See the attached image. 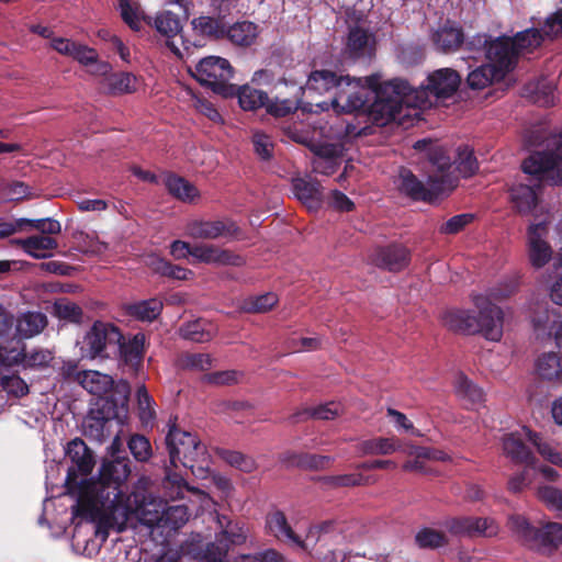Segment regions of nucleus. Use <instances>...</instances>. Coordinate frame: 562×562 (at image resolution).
I'll return each instance as SVG.
<instances>
[{"label": "nucleus", "instance_id": "nucleus-39", "mask_svg": "<svg viewBox=\"0 0 562 562\" xmlns=\"http://www.w3.org/2000/svg\"><path fill=\"white\" fill-rule=\"evenodd\" d=\"M432 40L442 52H452L461 45L463 35L459 27L446 24L435 32Z\"/></svg>", "mask_w": 562, "mask_h": 562}, {"label": "nucleus", "instance_id": "nucleus-17", "mask_svg": "<svg viewBox=\"0 0 562 562\" xmlns=\"http://www.w3.org/2000/svg\"><path fill=\"white\" fill-rule=\"evenodd\" d=\"M447 529L457 536L493 537L498 532V525L493 518L460 517L447 522Z\"/></svg>", "mask_w": 562, "mask_h": 562}, {"label": "nucleus", "instance_id": "nucleus-21", "mask_svg": "<svg viewBox=\"0 0 562 562\" xmlns=\"http://www.w3.org/2000/svg\"><path fill=\"white\" fill-rule=\"evenodd\" d=\"M201 440L193 434L179 429L176 425L171 426L166 436V445L169 452L170 464L178 468L180 460L189 453L191 449Z\"/></svg>", "mask_w": 562, "mask_h": 562}, {"label": "nucleus", "instance_id": "nucleus-4", "mask_svg": "<svg viewBox=\"0 0 562 562\" xmlns=\"http://www.w3.org/2000/svg\"><path fill=\"white\" fill-rule=\"evenodd\" d=\"M427 155L435 168L432 175L428 178L427 184L422 183L411 171L403 170L400 173V189L414 200L431 202L453 190L457 186V178L450 172H443L445 167L450 168V166L449 159L440 147H429Z\"/></svg>", "mask_w": 562, "mask_h": 562}, {"label": "nucleus", "instance_id": "nucleus-23", "mask_svg": "<svg viewBox=\"0 0 562 562\" xmlns=\"http://www.w3.org/2000/svg\"><path fill=\"white\" fill-rule=\"evenodd\" d=\"M544 36L554 37L546 33V25L541 31L537 29H528L516 34L514 38L508 36H499L496 40H505L507 47L513 52V67L515 66L516 56L524 52H530L540 46Z\"/></svg>", "mask_w": 562, "mask_h": 562}, {"label": "nucleus", "instance_id": "nucleus-45", "mask_svg": "<svg viewBox=\"0 0 562 562\" xmlns=\"http://www.w3.org/2000/svg\"><path fill=\"white\" fill-rule=\"evenodd\" d=\"M54 315L61 321H66L74 324H80L83 316L82 308L69 301L68 299H60L54 303Z\"/></svg>", "mask_w": 562, "mask_h": 562}, {"label": "nucleus", "instance_id": "nucleus-31", "mask_svg": "<svg viewBox=\"0 0 562 562\" xmlns=\"http://www.w3.org/2000/svg\"><path fill=\"white\" fill-rule=\"evenodd\" d=\"M232 522L228 521L225 529L222 531L223 538L216 539L217 543H211L206 549V558L211 562H222L223 558L226 555V552L229 548V544H239L243 543L246 537L241 532H236L233 529H229Z\"/></svg>", "mask_w": 562, "mask_h": 562}, {"label": "nucleus", "instance_id": "nucleus-63", "mask_svg": "<svg viewBox=\"0 0 562 562\" xmlns=\"http://www.w3.org/2000/svg\"><path fill=\"white\" fill-rule=\"evenodd\" d=\"M252 144L255 153L262 160H270V158L272 157L273 145L269 136L261 133H255L252 136Z\"/></svg>", "mask_w": 562, "mask_h": 562}, {"label": "nucleus", "instance_id": "nucleus-60", "mask_svg": "<svg viewBox=\"0 0 562 562\" xmlns=\"http://www.w3.org/2000/svg\"><path fill=\"white\" fill-rule=\"evenodd\" d=\"M342 411V407L339 403L330 402L324 405H319L317 407L306 409L301 415L311 416L316 419L329 420L338 416Z\"/></svg>", "mask_w": 562, "mask_h": 562}, {"label": "nucleus", "instance_id": "nucleus-41", "mask_svg": "<svg viewBox=\"0 0 562 562\" xmlns=\"http://www.w3.org/2000/svg\"><path fill=\"white\" fill-rule=\"evenodd\" d=\"M166 188L172 196L183 202H191L199 195L192 183L177 175H169L166 178Z\"/></svg>", "mask_w": 562, "mask_h": 562}, {"label": "nucleus", "instance_id": "nucleus-35", "mask_svg": "<svg viewBox=\"0 0 562 562\" xmlns=\"http://www.w3.org/2000/svg\"><path fill=\"white\" fill-rule=\"evenodd\" d=\"M47 317L42 312H27L19 317L16 333L22 338H32L47 326Z\"/></svg>", "mask_w": 562, "mask_h": 562}, {"label": "nucleus", "instance_id": "nucleus-29", "mask_svg": "<svg viewBox=\"0 0 562 562\" xmlns=\"http://www.w3.org/2000/svg\"><path fill=\"white\" fill-rule=\"evenodd\" d=\"M191 25L192 29L202 36L215 41L225 40L227 23L216 14H214L213 16L200 15L198 18H194L191 21Z\"/></svg>", "mask_w": 562, "mask_h": 562}, {"label": "nucleus", "instance_id": "nucleus-15", "mask_svg": "<svg viewBox=\"0 0 562 562\" xmlns=\"http://www.w3.org/2000/svg\"><path fill=\"white\" fill-rule=\"evenodd\" d=\"M186 233L194 239H216L220 237L237 236L239 227L229 220H194L187 224Z\"/></svg>", "mask_w": 562, "mask_h": 562}, {"label": "nucleus", "instance_id": "nucleus-19", "mask_svg": "<svg viewBox=\"0 0 562 562\" xmlns=\"http://www.w3.org/2000/svg\"><path fill=\"white\" fill-rule=\"evenodd\" d=\"M235 95L238 98L240 108L245 111H256L265 108L267 113L279 119L281 117V106L269 100L268 93L255 89L248 85L237 87Z\"/></svg>", "mask_w": 562, "mask_h": 562}, {"label": "nucleus", "instance_id": "nucleus-9", "mask_svg": "<svg viewBox=\"0 0 562 562\" xmlns=\"http://www.w3.org/2000/svg\"><path fill=\"white\" fill-rule=\"evenodd\" d=\"M461 82L460 75L451 68H441L431 72L426 80V85L413 89V98L417 109L425 110L431 108L438 100L447 99L453 95Z\"/></svg>", "mask_w": 562, "mask_h": 562}, {"label": "nucleus", "instance_id": "nucleus-62", "mask_svg": "<svg viewBox=\"0 0 562 562\" xmlns=\"http://www.w3.org/2000/svg\"><path fill=\"white\" fill-rule=\"evenodd\" d=\"M25 358V348L18 350L16 348H8L0 346V368H12L23 364Z\"/></svg>", "mask_w": 562, "mask_h": 562}, {"label": "nucleus", "instance_id": "nucleus-25", "mask_svg": "<svg viewBox=\"0 0 562 562\" xmlns=\"http://www.w3.org/2000/svg\"><path fill=\"white\" fill-rule=\"evenodd\" d=\"M344 78L345 76H337L334 71L327 69L315 70L310 75L304 92L312 95L333 91L334 94L339 90Z\"/></svg>", "mask_w": 562, "mask_h": 562}, {"label": "nucleus", "instance_id": "nucleus-49", "mask_svg": "<svg viewBox=\"0 0 562 562\" xmlns=\"http://www.w3.org/2000/svg\"><path fill=\"white\" fill-rule=\"evenodd\" d=\"M217 452L226 463L243 472H251L256 468L254 459L239 451L220 449Z\"/></svg>", "mask_w": 562, "mask_h": 562}, {"label": "nucleus", "instance_id": "nucleus-50", "mask_svg": "<svg viewBox=\"0 0 562 562\" xmlns=\"http://www.w3.org/2000/svg\"><path fill=\"white\" fill-rule=\"evenodd\" d=\"M0 385L10 396L21 398L30 393L27 383L19 375H3L0 378Z\"/></svg>", "mask_w": 562, "mask_h": 562}, {"label": "nucleus", "instance_id": "nucleus-61", "mask_svg": "<svg viewBox=\"0 0 562 562\" xmlns=\"http://www.w3.org/2000/svg\"><path fill=\"white\" fill-rule=\"evenodd\" d=\"M473 221V215L469 213L458 214L446 221L439 228L441 234L453 235L461 232Z\"/></svg>", "mask_w": 562, "mask_h": 562}, {"label": "nucleus", "instance_id": "nucleus-1", "mask_svg": "<svg viewBox=\"0 0 562 562\" xmlns=\"http://www.w3.org/2000/svg\"><path fill=\"white\" fill-rule=\"evenodd\" d=\"M517 288V281L510 280L498 288L488 290L486 294H477L473 297L477 315L465 310H451L443 314L442 322L453 331L481 333L491 341H499L503 336L504 314L494 302L508 297L516 292Z\"/></svg>", "mask_w": 562, "mask_h": 562}, {"label": "nucleus", "instance_id": "nucleus-30", "mask_svg": "<svg viewBox=\"0 0 562 562\" xmlns=\"http://www.w3.org/2000/svg\"><path fill=\"white\" fill-rule=\"evenodd\" d=\"M143 21L149 26H154L158 33L167 38H172L182 30L180 18L171 11H162L155 19L143 15Z\"/></svg>", "mask_w": 562, "mask_h": 562}, {"label": "nucleus", "instance_id": "nucleus-52", "mask_svg": "<svg viewBox=\"0 0 562 562\" xmlns=\"http://www.w3.org/2000/svg\"><path fill=\"white\" fill-rule=\"evenodd\" d=\"M155 271L162 277H168L176 280H188L193 276V272L184 267L173 265L165 259L157 260Z\"/></svg>", "mask_w": 562, "mask_h": 562}, {"label": "nucleus", "instance_id": "nucleus-36", "mask_svg": "<svg viewBox=\"0 0 562 562\" xmlns=\"http://www.w3.org/2000/svg\"><path fill=\"white\" fill-rule=\"evenodd\" d=\"M536 183H517L510 189L512 201L520 213H529L537 203Z\"/></svg>", "mask_w": 562, "mask_h": 562}, {"label": "nucleus", "instance_id": "nucleus-12", "mask_svg": "<svg viewBox=\"0 0 562 562\" xmlns=\"http://www.w3.org/2000/svg\"><path fill=\"white\" fill-rule=\"evenodd\" d=\"M131 474L130 461L126 458L116 457L111 461H104L100 468L97 481H91L104 493H109L111 499L119 505L127 506L128 497L124 490L125 481Z\"/></svg>", "mask_w": 562, "mask_h": 562}, {"label": "nucleus", "instance_id": "nucleus-57", "mask_svg": "<svg viewBox=\"0 0 562 562\" xmlns=\"http://www.w3.org/2000/svg\"><path fill=\"white\" fill-rule=\"evenodd\" d=\"M539 498L550 508L557 510L562 518V491L553 486H542L538 491Z\"/></svg>", "mask_w": 562, "mask_h": 562}, {"label": "nucleus", "instance_id": "nucleus-46", "mask_svg": "<svg viewBox=\"0 0 562 562\" xmlns=\"http://www.w3.org/2000/svg\"><path fill=\"white\" fill-rule=\"evenodd\" d=\"M18 227L19 231H23L26 227H30L46 235H57L61 232L60 223L57 220L50 217L38 220L19 218Z\"/></svg>", "mask_w": 562, "mask_h": 562}, {"label": "nucleus", "instance_id": "nucleus-59", "mask_svg": "<svg viewBox=\"0 0 562 562\" xmlns=\"http://www.w3.org/2000/svg\"><path fill=\"white\" fill-rule=\"evenodd\" d=\"M532 445L537 448L540 456L550 463L562 467V452H560L550 442L542 441L538 435L535 434Z\"/></svg>", "mask_w": 562, "mask_h": 562}, {"label": "nucleus", "instance_id": "nucleus-34", "mask_svg": "<svg viewBox=\"0 0 562 562\" xmlns=\"http://www.w3.org/2000/svg\"><path fill=\"white\" fill-rule=\"evenodd\" d=\"M375 262L390 271H398L408 262V251L402 246H390L379 250Z\"/></svg>", "mask_w": 562, "mask_h": 562}, {"label": "nucleus", "instance_id": "nucleus-20", "mask_svg": "<svg viewBox=\"0 0 562 562\" xmlns=\"http://www.w3.org/2000/svg\"><path fill=\"white\" fill-rule=\"evenodd\" d=\"M428 146L434 147V146H437V144L432 145L427 139H420L418 142H416L414 145V147L418 150H428L429 149ZM438 147H439V145H438ZM440 148L443 150L445 156L449 159L450 168H448V166H446L445 171H443L445 173L450 172L458 180L459 177L456 172H458L462 177H470L477 170L479 166H477L476 158L473 156V151L468 146L458 148V153H457L458 157L454 161L456 167L452 166V164L450 161V157L447 156L446 149L441 146H440Z\"/></svg>", "mask_w": 562, "mask_h": 562}, {"label": "nucleus", "instance_id": "nucleus-26", "mask_svg": "<svg viewBox=\"0 0 562 562\" xmlns=\"http://www.w3.org/2000/svg\"><path fill=\"white\" fill-rule=\"evenodd\" d=\"M225 40L229 41L234 46L250 47L257 41L259 27L250 21H237L226 26Z\"/></svg>", "mask_w": 562, "mask_h": 562}, {"label": "nucleus", "instance_id": "nucleus-38", "mask_svg": "<svg viewBox=\"0 0 562 562\" xmlns=\"http://www.w3.org/2000/svg\"><path fill=\"white\" fill-rule=\"evenodd\" d=\"M180 336L193 342H207L213 338L211 325L202 318L188 322L179 328Z\"/></svg>", "mask_w": 562, "mask_h": 562}, {"label": "nucleus", "instance_id": "nucleus-16", "mask_svg": "<svg viewBox=\"0 0 562 562\" xmlns=\"http://www.w3.org/2000/svg\"><path fill=\"white\" fill-rule=\"evenodd\" d=\"M146 345V335L138 331L134 335H123L114 351H117L119 359L124 366L128 367L134 373H137L143 367Z\"/></svg>", "mask_w": 562, "mask_h": 562}, {"label": "nucleus", "instance_id": "nucleus-6", "mask_svg": "<svg viewBox=\"0 0 562 562\" xmlns=\"http://www.w3.org/2000/svg\"><path fill=\"white\" fill-rule=\"evenodd\" d=\"M411 97L413 88L406 81L394 79L382 83L379 80L368 111L378 125L400 121L406 115L405 108L417 109L414 102H409Z\"/></svg>", "mask_w": 562, "mask_h": 562}, {"label": "nucleus", "instance_id": "nucleus-3", "mask_svg": "<svg viewBox=\"0 0 562 562\" xmlns=\"http://www.w3.org/2000/svg\"><path fill=\"white\" fill-rule=\"evenodd\" d=\"M527 144L536 150L522 162V171L531 181L562 184V134H548L542 128L532 131Z\"/></svg>", "mask_w": 562, "mask_h": 562}, {"label": "nucleus", "instance_id": "nucleus-22", "mask_svg": "<svg viewBox=\"0 0 562 562\" xmlns=\"http://www.w3.org/2000/svg\"><path fill=\"white\" fill-rule=\"evenodd\" d=\"M66 453L71 460L72 465L68 469L67 475L74 471L79 480V475L87 476L94 467L92 451L80 438L70 440L67 445Z\"/></svg>", "mask_w": 562, "mask_h": 562}, {"label": "nucleus", "instance_id": "nucleus-53", "mask_svg": "<svg viewBox=\"0 0 562 562\" xmlns=\"http://www.w3.org/2000/svg\"><path fill=\"white\" fill-rule=\"evenodd\" d=\"M278 302L277 294L266 293L256 297H249L244 302V308L250 313H263L269 311Z\"/></svg>", "mask_w": 562, "mask_h": 562}, {"label": "nucleus", "instance_id": "nucleus-24", "mask_svg": "<svg viewBox=\"0 0 562 562\" xmlns=\"http://www.w3.org/2000/svg\"><path fill=\"white\" fill-rule=\"evenodd\" d=\"M123 310L125 315L135 321L151 323L161 315L164 302L158 297H150L133 303H126L123 305Z\"/></svg>", "mask_w": 562, "mask_h": 562}, {"label": "nucleus", "instance_id": "nucleus-7", "mask_svg": "<svg viewBox=\"0 0 562 562\" xmlns=\"http://www.w3.org/2000/svg\"><path fill=\"white\" fill-rule=\"evenodd\" d=\"M379 79L378 75L364 79H351L349 76H345L339 90L334 93L330 102H319L316 103V106L322 111L333 108L337 113L366 111L373 99Z\"/></svg>", "mask_w": 562, "mask_h": 562}, {"label": "nucleus", "instance_id": "nucleus-44", "mask_svg": "<svg viewBox=\"0 0 562 562\" xmlns=\"http://www.w3.org/2000/svg\"><path fill=\"white\" fill-rule=\"evenodd\" d=\"M136 82V77L131 72H117L106 77L109 93L113 95L135 92Z\"/></svg>", "mask_w": 562, "mask_h": 562}, {"label": "nucleus", "instance_id": "nucleus-37", "mask_svg": "<svg viewBox=\"0 0 562 562\" xmlns=\"http://www.w3.org/2000/svg\"><path fill=\"white\" fill-rule=\"evenodd\" d=\"M81 378L80 385L89 393L94 395H102L112 390L113 379L99 371H82L79 375Z\"/></svg>", "mask_w": 562, "mask_h": 562}, {"label": "nucleus", "instance_id": "nucleus-11", "mask_svg": "<svg viewBox=\"0 0 562 562\" xmlns=\"http://www.w3.org/2000/svg\"><path fill=\"white\" fill-rule=\"evenodd\" d=\"M117 416L116 402L111 398L101 397L83 418V435L98 443L104 442L112 436V426Z\"/></svg>", "mask_w": 562, "mask_h": 562}, {"label": "nucleus", "instance_id": "nucleus-27", "mask_svg": "<svg viewBox=\"0 0 562 562\" xmlns=\"http://www.w3.org/2000/svg\"><path fill=\"white\" fill-rule=\"evenodd\" d=\"M183 468L189 469L198 479H206L210 473L211 456L206 446L201 441L191 449L179 462Z\"/></svg>", "mask_w": 562, "mask_h": 562}, {"label": "nucleus", "instance_id": "nucleus-58", "mask_svg": "<svg viewBox=\"0 0 562 562\" xmlns=\"http://www.w3.org/2000/svg\"><path fill=\"white\" fill-rule=\"evenodd\" d=\"M416 543L420 548L435 549L446 543L445 536L434 529L425 528L416 533Z\"/></svg>", "mask_w": 562, "mask_h": 562}, {"label": "nucleus", "instance_id": "nucleus-10", "mask_svg": "<svg viewBox=\"0 0 562 562\" xmlns=\"http://www.w3.org/2000/svg\"><path fill=\"white\" fill-rule=\"evenodd\" d=\"M122 338L123 333L115 324L95 321L83 337L82 355L88 359L110 358L109 350L114 351Z\"/></svg>", "mask_w": 562, "mask_h": 562}, {"label": "nucleus", "instance_id": "nucleus-18", "mask_svg": "<svg viewBox=\"0 0 562 562\" xmlns=\"http://www.w3.org/2000/svg\"><path fill=\"white\" fill-rule=\"evenodd\" d=\"M192 250L194 262L234 267L243 266L245 262L241 256L228 249H222L213 244H195Z\"/></svg>", "mask_w": 562, "mask_h": 562}, {"label": "nucleus", "instance_id": "nucleus-47", "mask_svg": "<svg viewBox=\"0 0 562 562\" xmlns=\"http://www.w3.org/2000/svg\"><path fill=\"white\" fill-rule=\"evenodd\" d=\"M510 530L525 543L533 547V542L538 540V531L521 516H513L509 518Z\"/></svg>", "mask_w": 562, "mask_h": 562}, {"label": "nucleus", "instance_id": "nucleus-51", "mask_svg": "<svg viewBox=\"0 0 562 562\" xmlns=\"http://www.w3.org/2000/svg\"><path fill=\"white\" fill-rule=\"evenodd\" d=\"M54 356L47 349H33L30 352L25 350V358L23 359L24 369H45L50 366Z\"/></svg>", "mask_w": 562, "mask_h": 562}, {"label": "nucleus", "instance_id": "nucleus-13", "mask_svg": "<svg viewBox=\"0 0 562 562\" xmlns=\"http://www.w3.org/2000/svg\"><path fill=\"white\" fill-rule=\"evenodd\" d=\"M533 437L535 434L525 426L504 434L502 437L503 453L513 462L536 469L535 459L528 446V443L532 445Z\"/></svg>", "mask_w": 562, "mask_h": 562}, {"label": "nucleus", "instance_id": "nucleus-42", "mask_svg": "<svg viewBox=\"0 0 562 562\" xmlns=\"http://www.w3.org/2000/svg\"><path fill=\"white\" fill-rule=\"evenodd\" d=\"M537 531L538 540L533 542V547L551 551L562 543V525L559 522H548Z\"/></svg>", "mask_w": 562, "mask_h": 562}, {"label": "nucleus", "instance_id": "nucleus-8", "mask_svg": "<svg viewBox=\"0 0 562 562\" xmlns=\"http://www.w3.org/2000/svg\"><path fill=\"white\" fill-rule=\"evenodd\" d=\"M190 72L200 85L210 88L214 93L224 98L235 95L236 86L229 83L234 69L227 59L220 56L204 57Z\"/></svg>", "mask_w": 562, "mask_h": 562}, {"label": "nucleus", "instance_id": "nucleus-33", "mask_svg": "<svg viewBox=\"0 0 562 562\" xmlns=\"http://www.w3.org/2000/svg\"><path fill=\"white\" fill-rule=\"evenodd\" d=\"M373 49V37L361 27L350 30L347 42V53L352 58L370 56Z\"/></svg>", "mask_w": 562, "mask_h": 562}, {"label": "nucleus", "instance_id": "nucleus-32", "mask_svg": "<svg viewBox=\"0 0 562 562\" xmlns=\"http://www.w3.org/2000/svg\"><path fill=\"white\" fill-rule=\"evenodd\" d=\"M22 249L36 259L47 258L49 255L46 251L57 248V240L50 236L33 235L25 239L14 240Z\"/></svg>", "mask_w": 562, "mask_h": 562}, {"label": "nucleus", "instance_id": "nucleus-56", "mask_svg": "<svg viewBox=\"0 0 562 562\" xmlns=\"http://www.w3.org/2000/svg\"><path fill=\"white\" fill-rule=\"evenodd\" d=\"M138 417L144 425H148L155 418V411L151 408V397L143 385L137 390Z\"/></svg>", "mask_w": 562, "mask_h": 562}, {"label": "nucleus", "instance_id": "nucleus-55", "mask_svg": "<svg viewBox=\"0 0 562 562\" xmlns=\"http://www.w3.org/2000/svg\"><path fill=\"white\" fill-rule=\"evenodd\" d=\"M212 358L209 353H186L181 358L183 369L206 371L212 367Z\"/></svg>", "mask_w": 562, "mask_h": 562}, {"label": "nucleus", "instance_id": "nucleus-28", "mask_svg": "<svg viewBox=\"0 0 562 562\" xmlns=\"http://www.w3.org/2000/svg\"><path fill=\"white\" fill-rule=\"evenodd\" d=\"M535 369L542 380L562 383V358L558 353L543 352L537 358Z\"/></svg>", "mask_w": 562, "mask_h": 562}, {"label": "nucleus", "instance_id": "nucleus-48", "mask_svg": "<svg viewBox=\"0 0 562 562\" xmlns=\"http://www.w3.org/2000/svg\"><path fill=\"white\" fill-rule=\"evenodd\" d=\"M127 446L132 456L138 462H147L153 456L150 441L144 435H132L127 441Z\"/></svg>", "mask_w": 562, "mask_h": 562}, {"label": "nucleus", "instance_id": "nucleus-5", "mask_svg": "<svg viewBox=\"0 0 562 562\" xmlns=\"http://www.w3.org/2000/svg\"><path fill=\"white\" fill-rule=\"evenodd\" d=\"M469 44L473 48L482 49L488 60L468 75V83L472 89H484L492 82L502 80L513 69V52L505 40H491L485 34H477Z\"/></svg>", "mask_w": 562, "mask_h": 562}, {"label": "nucleus", "instance_id": "nucleus-54", "mask_svg": "<svg viewBox=\"0 0 562 562\" xmlns=\"http://www.w3.org/2000/svg\"><path fill=\"white\" fill-rule=\"evenodd\" d=\"M0 190L12 201L27 199L31 195L30 186L22 181H7L2 179Z\"/></svg>", "mask_w": 562, "mask_h": 562}, {"label": "nucleus", "instance_id": "nucleus-2", "mask_svg": "<svg viewBox=\"0 0 562 562\" xmlns=\"http://www.w3.org/2000/svg\"><path fill=\"white\" fill-rule=\"evenodd\" d=\"M65 486L69 494L78 496L72 510L74 515L87 521L97 522V533L103 530V539L108 537V529L115 526V516L126 515L127 506L119 505L111 499L109 493L97 487L91 480H77L74 471L66 476Z\"/></svg>", "mask_w": 562, "mask_h": 562}, {"label": "nucleus", "instance_id": "nucleus-64", "mask_svg": "<svg viewBox=\"0 0 562 562\" xmlns=\"http://www.w3.org/2000/svg\"><path fill=\"white\" fill-rule=\"evenodd\" d=\"M121 16L123 21L133 30L138 32L142 27L143 16L139 18L137 11L131 5L130 1L126 0L120 3Z\"/></svg>", "mask_w": 562, "mask_h": 562}, {"label": "nucleus", "instance_id": "nucleus-43", "mask_svg": "<svg viewBox=\"0 0 562 562\" xmlns=\"http://www.w3.org/2000/svg\"><path fill=\"white\" fill-rule=\"evenodd\" d=\"M402 445L395 437H378L362 442L361 450L366 454L387 456L401 450Z\"/></svg>", "mask_w": 562, "mask_h": 562}, {"label": "nucleus", "instance_id": "nucleus-40", "mask_svg": "<svg viewBox=\"0 0 562 562\" xmlns=\"http://www.w3.org/2000/svg\"><path fill=\"white\" fill-rule=\"evenodd\" d=\"M454 391L457 396L470 406L480 404L484 398L483 391L463 374L456 376Z\"/></svg>", "mask_w": 562, "mask_h": 562}, {"label": "nucleus", "instance_id": "nucleus-14", "mask_svg": "<svg viewBox=\"0 0 562 562\" xmlns=\"http://www.w3.org/2000/svg\"><path fill=\"white\" fill-rule=\"evenodd\" d=\"M548 227L544 222L531 224L528 228L527 248L532 267L540 269L552 258V249L547 240Z\"/></svg>", "mask_w": 562, "mask_h": 562}]
</instances>
